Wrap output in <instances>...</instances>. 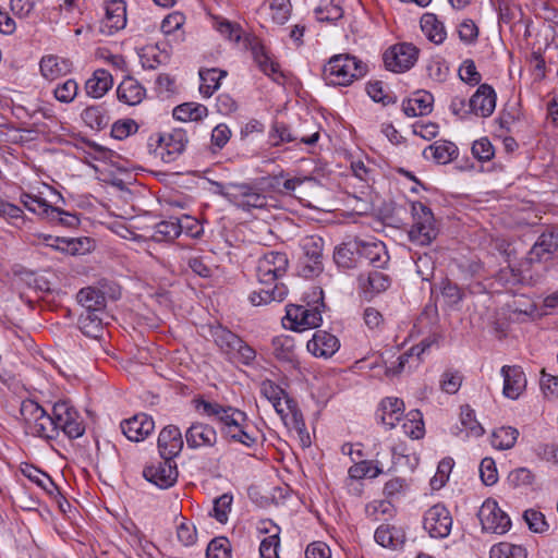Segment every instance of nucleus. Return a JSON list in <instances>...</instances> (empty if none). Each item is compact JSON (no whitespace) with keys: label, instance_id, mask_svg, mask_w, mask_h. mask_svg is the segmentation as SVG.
<instances>
[{"label":"nucleus","instance_id":"nucleus-44","mask_svg":"<svg viewBox=\"0 0 558 558\" xmlns=\"http://www.w3.org/2000/svg\"><path fill=\"white\" fill-rule=\"evenodd\" d=\"M287 292L288 291L284 284H275L272 290H265L264 288H259L250 294V301L255 306L268 304L272 301L280 302L284 299Z\"/></svg>","mask_w":558,"mask_h":558},{"label":"nucleus","instance_id":"nucleus-36","mask_svg":"<svg viewBox=\"0 0 558 558\" xmlns=\"http://www.w3.org/2000/svg\"><path fill=\"white\" fill-rule=\"evenodd\" d=\"M77 302L85 308V312H104L106 307V296L104 292L94 287H86L78 291Z\"/></svg>","mask_w":558,"mask_h":558},{"label":"nucleus","instance_id":"nucleus-10","mask_svg":"<svg viewBox=\"0 0 558 558\" xmlns=\"http://www.w3.org/2000/svg\"><path fill=\"white\" fill-rule=\"evenodd\" d=\"M288 268V257L282 252H268L258 259L256 276L260 284L271 286Z\"/></svg>","mask_w":558,"mask_h":558},{"label":"nucleus","instance_id":"nucleus-7","mask_svg":"<svg viewBox=\"0 0 558 558\" xmlns=\"http://www.w3.org/2000/svg\"><path fill=\"white\" fill-rule=\"evenodd\" d=\"M53 420L57 437L62 432L70 439H75L85 433L81 415L68 401H59L53 404Z\"/></svg>","mask_w":558,"mask_h":558},{"label":"nucleus","instance_id":"nucleus-55","mask_svg":"<svg viewBox=\"0 0 558 558\" xmlns=\"http://www.w3.org/2000/svg\"><path fill=\"white\" fill-rule=\"evenodd\" d=\"M440 294L446 304L450 307L457 306L464 298L463 290L449 279L441 281Z\"/></svg>","mask_w":558,"mask_h":558},{"label":"nucleus","instance_id":"nucleus-56","mask_svg":"<svg viewBox=\"0 0 558 558\" xmlns=\"http://www.w3.org/2000/svg\"><path fill=\"white\" fill-rule=\"evenodd\" d=\"M231 544L227 537L219 536L211 539L206 549V558H231Z\"/></svg>","mask_w":558,"mask_h":558},{"label":"nucleus","instance_id":"nucleus-59","mask_svg":"<svg viewBox=\"0 0 558 558\" xmlns=\"http://www.w3.org/2000/svg\"><path fill=\"white\" fill-rule=\"evenodd\" d=\"M272 529L275 532L260 542L259 554L262 558H279L278 549L280 546V529L277 525H272Z\"/></svg>","mask_w":558,"mask_h":558},{"label":"nucleus","instance_id":"nucleus-6","mask_svg":"<svg viewBox=\"0 0 558 558\" xmlns=\"http://www.w3.org/2000/svg\"><path fill=\"white\" fill-rule=\"evenodd\" d=\"M411 211L414 219L409 231L411 242L417 245L430 244L438 234L430 208L421 202H414L412 203Z\"/></svg>","mask_w":558,"mask_h":558},{"label":"nucleus","instance_id":"nucleus-61","mask_svg":"<svg viewBox=\"0 0 558 558\" xmlns=\"http://www.w3.org/2000/svg\"><path fill=\"white\" fill-rule=\"evenodd\" d=\"M225 433L233 441L241 442L246 447H252L256 442V438L247 432L246 422H241L236 425L232 424Z\"/></svg>","mask_w":558,"mask_h":558},{"label":"nucleus","instance_id":"nucleus-2","mask_svg":"<svg viewBox=\"0 0 558 558\" xmlns=\"http://www.w3.org/2000/svg\"><path fill=\"white\" fill-rule=\"evenodd\" d=\"M367 65L349 53L336 54L324 65V80L330 85L349 86L355 80L363 77Z\"/></svg>","mask_w":558,"mask_h":558},{"label":"nucleus","instance_id":"nucleus-64","mask_svg":"<svg viewBox=\"0 0 558 558\" xmlns=\"http://www.w3.org/2000/svg\"><path fill=\"white\" fill-rule=\"evenodd\" d=\"M269 9L271 11V19L277 24H284L291 12V4L289 0H268Z\"/></svg>","mask_w":558,"mask_h":558},{"label":"nucleus","instance_id":"nucleus-1","mask_svg":"<svg viewBox=\"0 0 558 558\" xmlns=\"http://www.w3.org/2000/svg\"><path fill=\"white\" fill-rule=\"evenodd\" d=\"M312 295L315 299L312 304L307 302L305 305L290 304L287 306L284 327L302 331L320 326L322 312L325 308L324 292L319 287H314Z\"/></svg>","mask_w":558,"mask_h":558},{"label":"nucleus","instance_id":"nucleus-22","mask_svg":"<svg viewBox=\"0 0 558 558\" xmlns=\"http://www.w3.org/2000/svg\"><path fill=\"white\" fill-rule=\"evenodd\" d=\"M357 255L376 268H383L389 260L386 245L381 241L355 240Z\"/></svg>","mask_w":558,"mask_h":558},{"label":"nucleus","instance_id":"nucleus-53","mask_svg":"<svg viewBox=\"0 0 558 558\" xmlns=\"http://www.w3.org/2000/svg\"><path fill=\"white\" fill-rule=\"evenodd\" d=\"M383 470L374 464L373 461L364 460L350 466L348 473L350 478L362 480L364 477L375 478L381 474Z\"/></svg>","mask_w":558,"mask_h":558},{"label":"nucleus","instance_id":"nucleus-25","mask_svg":"<svg viewBox=\"0 0 558 558\" xmlns=\"http://www.w3.org/2000/svg\"><path fill=\"white\" fill-rule=\"evenodd\" d=\"M390 286L391 278L380 270H373L359 277V287L367 300L387 291Z\"/></svg>","mask_w":558,"mask_h":558},{"label":"nucleus","instance_id":"nucleus-28","mask_svg":"<svg viewBox=\"0 0 558 558\" xmlns=\"http://www.w3.org/2000/svg\"><path fill=\"white\" fill-rule=\"evenodd\" d=\"M434 97L430 93L418 90L402 104V110L408 117H422L432 112Z\"/></svg>","mask_w":558,"mask_h":558},{"label":"nucleus","instance_id":"nucleus-33","mask_svg":"<svg viewBox=\"0 0 558 558\" xmlns=\"http://www.w3.org/2000/svg\"><path fill=\"white\" fill-rule=\"evenodd\" d=\"M259 390L262 396L272 404L276 412L283 416L286 411L284 401L290 399L286 390L270 379L263 380L259 385Z\"/></svg>","mask_w":558,"mask_h":558},{"label":"nucleus","instance_id":"nucleus-50","mask_svg":"<svg viewBox=\"0 0 558 558\" xmlns=\"http://www.w3.org/2000/svg\"><path fill=\"white\" fill-rule=\"evenodd\" d=\"M22 473L49 495H53L57 490V485L51 477L39 469L27 465L25 469H22Z\"/></svg>","mask_w":558,"mask_h":558},{"label":"nucleus","instance_id":"nucleus-58","mask_svg":"<svg viewBox=\"0 0 558 558\" xmlns=\"http://www.w3.org/2000/svg\"><path fill=\"white\" fill-rule=\"evenodd\" d=\"M284 408H286V411L283 413V416H281V418L284 421L286 425L291 430H294L298 427H302L305 425L303 414L298 409L296 403L292 399H286Z\"/></svg>","mask_w":558,"mask_h":558},{"label":"nucleus","instance_id":"nucleus-46","mask_svg":"<svg viewBox=\"0 0 558 558\" xmlns=\"http://www.w3.org/2000/svg\"><path fill=\"white\" fill-rule=\"evenodd\" d=\"M53 421V412L48 414L46 410H44L43 415L39 416L28 434L45 439H56L57 427Z\"/></svg>","mask_w":558,"mask_h":558},{"label":"nucleus","instance_id":"nucleus-30","mask_svg":"<svg viewBox=\"0 0 558 558\" xmlns=\"http://www.w3.org/2000/svg\"><path fill=\"white\" fill-rule=\"evenodd\" d=\"M252 54L258 68L275 82L280 83L283 74L280 71V65L267 52L264 45L255 43L252 46Z\"/></svg>","mask_w":558,"mask_h":558},{"label":"nucleus","instance_id":"nucleus-15","mask_svg":"<svg viewBox=\"0 0 558 558\" xmlns=\"http://www.w3.org/2000/svg\"><path fill=\"white\" fill-rule=\"evenodd\" d=\"M305 125H308L313 131L311 135H295L291 132L289 126L282 122H276L269 133V141L272 146H279L283 143H291L300 141L305 145H313L319 140V128L312 121L305 120Z\"/></svg>","mask_w":558,"mask_h":558},{"label":"nucleus","instance_id":"nucleus-54","mask_svg":"<svg viewBox=\"0 0 558 558\" xmlns=\"http://www.w3.org/2000/svg\"><path fill=\"white\" fill-rule=\"evenodd\" d=\"M461 425L465 429L468 435L480 437L484 434V428L477 422L475 412L470 405L461 407L460 412Z\"/></svg>","mask_w":558,"mask_h":558},{"label":"nucleus","instance_id":"nucleus-3","mask_svg":"<svg viewBox=\"0 0 558 558\" xmlns=\"http://www.w3.org/2000/svg\"><path fill=\"white\" fill-rule=\"evenodd\" d=\"M210 336L228 361L251 365L255 360L256 351L226 327L221 325L210 327Z\"/></svg>","mask_w":558,"mask_h":558},{"label":"nucleus","instance_id":"nucleus-12","mask_svg":"<svg viewBox=\"0 0 558 558\" xmlns=\"http://www.w3.org/2000/svg\"><path fill=\"white\" fill-rule=\"evenodd\" d=\"M450 511L440 504L432 506L424 514V530L434 538L447 537L452 529Z\"/></svg>","mask_w":558,"mask_h":558},{"label":"nucleus","instance_id":"nucleus-11","mask_svg":"<svg viewBox=\"0 0 558 558\" xmlns=\"http://www.w3.org/2000/svg\"><path fill=\"white\" fill-rule=\"evenodd\" d=\"M477 517L481 521L482 529L485 532L504 534L510 526L511 521L506 512H504L496 500L486 499L481 506Z\"/></svg>","mask_w":558,"mask_h":558},{"label":"nucleus","instance_id":"nucleus-40","mask_svg":"<svg viewBox=\"0 0 558 558\" xmlns=\"http://www.w3.org/2000/svg\"><path fill=\"white\" fill-rule=\"evenodd\" d=\"M227 75L226 71L218 69H201L199 70V93L209 98L219 88L220 81Z\"/></svg>","mask_w":558,"mask_h":558},{"label":"nucleus","instance_id":"nucleus-23","mask_svg":"<svg viewBox=\"0 0 558 558\" xmlns=\"http://www.w3.org/2000/svg\"><path fill=\"white\" fill-rule=\"evenodd\" d=\"M187 447L197 449L202 447H213L216 445L218 436L216 429L202 422L193 423L185 432Z\"/></svg>","mask_w":558,"mask_h":558},{"label":"nucleus","instance_id":"nucleus-32","mask_svg":"<svg viewBox=\"0 0 558 558\" xmlns=\"http://www.w3.org/2000/svg\"><path fill=\"white\" fill-rule=\"evenodd\" d=\"M113 84L112 75L105 69L96 70L85 83V92L89 97L101 98Z\"/></svg>","mask_w":558,"mask_h":558},{"label":"nucleus","instance_id":"nucleus-21","mask_svg":"<svg viewBox=\"0 0 558 558\" xmlns=\"http://www.w3.org/2000/svg\"><path fill=\"white\" fill-rule=\"evenodd\" d=\"M183 448L181 430L175 425H168L161 429L158 436V450L161 459L173 460Z\"/></svg>","mask_w":558,"mask_h":558},{"label":"nucleus","instance_id":"nucleus-18","mask_svg":"<svg viewBox=\"0 0 558 558\" xmlns=\"http://www.w3.org/2000/svg\"><path fill=\"white\" fill-rule=\"evenodd\" d=\"M123 435L131 441H142L148 437L154 428L155 422L151 416L145 413H138L131 418L124 420L120 424Z\"/></svg>","mask_w":558,"mask_h":558},{"label":"nucleus","instance_id":"nucleus-43","mask_svg":"<svg viewBox=\"0 0 558 558\" xmlns=\"http://www.w3.org/2000/svg\"><path fill=\"white\" fill-rule=\"evenodd\" d=\"M102 313L104 312L87 311L80 315L78 325L84 335L92 338H98L101 336L104 327L100 315Z\"/></svg>","mask_w":558,"mask_h":558},{"label":"nucleus","instance_id":"nucleus-16","mask_svg":"<svg viewBox=\"0 0 558 558\" xmlns=\"http://www.w3.org/2000/svg\"><path fill=\"white\" fill-rule=\"evenodd\" d=\"M197 410H202V412L207 416L216 417L220 423L223 424V429L226 430L232 424L236 425L241 422H246V414L238 409L232 407H225L217 402H209L206 400H197L196 404Z\"/></svg>","mask_w":558,"mask_h":558},{"label":"nucleus","instance_id":"nucleus-37","mask_svg":"<svg viewBox=\"0 0 558 558\" xmlns=\"http://www.w3.org/2000/svg\"><path fill=\"white\" fill-rule=\"evenodd\" d=\"M421 28L432 43L439 45L446 39L447 33L442 22L433 13H425L421 17Z\"/></svg>","mask_w":558,"mask_h":558},{"label":"nucleus","instance_id":"nucleus-13","mask_svg":"<svg viewBox=\"0 0 558 558\" xmlns=\"http://www.w3.org/2000/svg\"><path fill=\"white\" fill-rule=\"evenodd\" d=\"M323 248L324 240L316 235H310L303 239L302 250V269L304 277H313L323 270Z\"/></svg>","mask_w":558,"mask_h":558},{"label":"nucleus","instance_id":"nucleus-60","mask_svg":"<svg viewBox=\"0 0 558 558\" xmlns=\"http://www.w3.org/2000/svg\"><path fill=\"white\" fill-rule=\"evenodd\" d=\"M78 93V85L75 80L68 78L61 84H58L53 89L54 98L63 104L72 102Z\"/></svg>","mask_w":558,"mask_h":558},{"label":"nucleus","instance_id":"nucleus-51","mask_svg":"<svg viewBox=\"0 0 558 558\" xmlns=\"http://www.w3.org/2000/svg\"><path fill=\"white\" fill-rule=\"evenodd\" d=\"M403 433L412 438L420 439L424 436V423L420 411H411L402 423Z\"/></svg>","mask_w":558,"mask_h":558},{"label":"nucleus","instance_id":"nucleus-4","mask_svg":"<svg viewBox=\"0 0 558 558\" xmlns=\"http://www.w3.org/2000/svg\"><path fill=\"white\" fill-rule=\"evenodd\" d=\"M558 252V228L547 227L529 251L525 259L544 278Z\"/></svg>","mask_w":558,"mask_h":558},{"label":"nucleus","instance_id":"nucleus-8","mask_svg":"<svg viewBox=\"0 0 558 558\" xmlns=\"http://www.w3.org/2000/svg\"><path fill=\"white\" fill-rule=\"evenodd\" d=\"M496 280L510 291L520 284L535 286L543 280L532 265L524 258L518 267H506L498 271Z\"/></svg>","mask_w":558,"mask_h":558},{"label":"nucleus","instance_id":"nucleus-9","mask_svg":"<svg viewBox=\"0 0 558 558\" xmlns=\"http://www.w3.org/2000/svg\"><path fill=\"white\" fill-rule=\"evenodd\" d=\"M417 48L409 43H401L388 48L384 56L387 70L395 73H403L410 70L417 60Z\"/></svg>","mask_w":558,"mask_h":558},{"label":"nucleus","instance_id":"nucleus-5","mask_svg":"<svg viewBox=\"0 0 558 558\" xmlns=\"http://www.w3.org/2000/svg\"><path fill=\"white\" fill-rule=\"evenodd\" d=\"M221 195L245 211L263 209L268 204V198L262 190L251 183H228L222 187Z\"/></svg>","mask_w":558,"mask_h":558},{"label":"nucleus","instance_id":"nucleus-45","mask_svg":"<svg viewBox=\"0 0 558 558\" xmlns=\"http://www.w3.org/2000/svg\"><path fill=\"white\" fill-rule=\"evenodd\" d=\"M84 123L93 130H104L109 124V117L101 106H89L81 114Z\"/></svg>","mask_w":558,"mask_h":558},{"label":"nucleus","instance_id":"nucleus-27","mask_svg":"<svg viewBox=\"0 0 558 558\" xmlns=\"http://www.w3.org/2000/svg\"><path fill=\"white\" fill-rule=\"evenodd\" d=\"M40 74L48 81H56L72 71V62L69 59L54 54L44 56L39 62Z\"/></svg>","mask_w":558,"mask_h":558},{"label":"nucleus","instance_id":"nucleus-41","mask_svg":"<svg viewBox=\"0 0 558 558\" xmlns=\"http://www.w3.org/2000/svg\"><path fill=\"white\" fill-rule=\"evenodd\" d=\"M183 230L182 220L178 218H169L156 223L154 228L153 239L156 241H172L177 239Z\"/></svg>","mask_w":558,"mask_h":558},{"label":"nucleus","instance_id":"nucleus-63","mask_svg":"<svg viewBox=\"0 0 558 558\" xmlns=\"http://www.w3.org/2000/svg\"><path fill=\"white\" fill-rule=\"evenodd\" d=\"M232 501L233 497L230 494H223L214 500L213 515L218 522L226 523L228 521Z\"/></svg>","mask_w":558,"mask_h":558},{"label":"nucleus","instance_id":"nucleus-31","mask_svg":"<svg viewBox=\"0 0 558 558\" xmlns=\"http://www.w3.org/2000/svg\"><path fill=\"white\" fill-rule=\"evenodd\" d=\"M118 99L129 106H135L143 101L146 89L135 78L125 77L117 89Z\"/></svg>","mask_w":558,"mask_h":558},{"label":"nucleus","instance_id":"nucleus-38","mask_svg":"<svg viewBox=\"0 0 558 558\" xmlns=\"http://www.w3.org/2000/svg\"><path fill=\"white\" fill-rule=\"evenodd\" d=\"M374 538L383 547L397 548L404 543V533L390 524H383L375 531Z\"/></svg>","mask_w":558,"mask_h":558},{"label":"nucleus","instance_id":"nucleus-20","mask_svg":"<svg viewBox=\"0 0 558 558\" xmlns=\"http://www.w3.org/2000/svg\"><path fill=\"white\" fill-rule=\"evenodd\" d=\"M496 100L495 89L486 83L481 84L469 100L470 111L482 118L490 117L496 108Z\"/></svg>","mask_w":558,"mask_h":558},{"label":"nucleus","instance_id":"nucleus-62","mask_svg":"<svg viewBox=\"0 0 558 558\" xmlns=\"http://www.w3.org/2000/svg\"><path fill=\"white\" fill-rule=\"evenodd\" d=\"M459 77L470 86H476L482 81V75L477 71L476 65L472 59H466L459 68Z\"/></svg>","mask_w":558,"mask_h":558},{"label":"nucleus","instance_id":"nucleus-48","mask_svg":"<svg viewBox=\"0 0 558 558\" xmlns=\"http://www.w3.org/2000/svg\"><path fill=\"white\" fill-rule=\"evenodd\" d=\"M490 558H526V549L521 545L501 542L494 545L489 550Z\"/></svg>","mask_w":558,"mask_h":558},{"label":"nucleus","instance_id":"nucleus-52","mask_svg":"<svg viewBox=\"0 0 558 558\" xmlns=\"http://www.w3.org/2000/svg\"><path fill=\"white\" fill-rule=\"evenodd\" d=\"M44 410L45 409L34 400L26 399L22 401L20 413L25 423V429L27 433L34 426L39 416L43 415Z\"/></svg>","mask_w":558,"mask_h":558},{"label":"nucleus","instance_id":"nucleus-42","mask_svg":"<svg viewBox=\"0 0 558 558\" xmlns=\"http://www.w3.org/2000/svg\"><path fill=\"white\" fill-rule=\"evenodd\" d=\"M272 353L277 360L288 363L295 361V342L290 336H278L272 339Z\"/></svg>","mask_w":558,"mask_h":558},{"label":"nucleus","instance_id":"nucleus-19","mask_svg":"<svg viewBox=\"0 0 558 558\" xmlns=\"http://www.w3.org/2000/svg\"><path fill=\"white\" fill-rule=\"evenodd\" d=\"M126 25V7L122 0H111L105 7V16L101 20L100 32L112 35Z\"/></svg>","mask_w":558,"mask_h":558},{"label":"nucleus","instance_id":"nucleus-26","mask_svg":"<svg viewBox=\"0 0 558 558\" xmlns=\"http://www.w3.org/2000/svg\"><path fill=\"white\" fill-rule=\"evenodd\" d=\"M307 350L314 356L331 357L340 348L338 338L327 331L317 330L307 342Z\"/></svg>","mask_w":558,"mask_h":558},{"label":"nucleus","instance_id":"nucleus-39","mask_svg":"<svg viewBox=\"0 0 558 558\" xmlns=\"http://www.w3.org/2000/svg\"><path fill=\"white\" fill-rule=\"evenodd\" d=\"M173 118L179 121H202L208 116L205 105L197 102H184L173 109Z\"/></svg>","mask_w":558,"mask_h":558},{"label":"nucleus","instance_id":"nucleus-57","mask_svg":"<svg viewBox=\"0 0 558 558\" xmlns=\"http://www.w3.org/2000/svg\"><path fill=\"white\" fill-rule=\"evenodd\" d=\"M168 59V54L160 52L156 46H147L143 49L141 54V62L143 68L148 70H155L160 64L165 63Z\"/></svg>","mask_w":558,"mask_h":558},{"label":"nucleus","instance_id":"nucleus-17","mask_svg":"<svg viewBox=\"0 0 558 558\" xmlns=\"http://www.w3.org/2000/svg\"><path fill=\"white\" fill-rule=\"evenodd\" d=\"M187 134L182 129H174L169 134L160 136L158 154L163 162L174 161L186 148Z\"/></svg>","mask_w":558,"mask_h":558},{"label":"nucleus","instance_id":"nucleus-29","mask_svg":"<svg viewBox=\"0 0 558 558\" xmlns=\"http://www.w3.org/2000/svg\"><path fill=\"white\" fill-rule=\"evenodd\" d=\"M404 403L401 399L387 397L381 400L377 415L380 422L388 428H393L403 415Z\"/></svg>","mask_w":558,"mask_h":558},{"label":"nucleus","instance_id":"nucleus-34","mask_svg":"<svg viewBox=\"0 0 558 558\" xmlns=\"http://www.w3.org/2000/svg\"><path fill=\"white\" fill-rule=\"evenodd\" d=\"M425 158H433L437 163L446 165L458 156V147L449 141H436L423 153Z\"/></svg>","mask_w":558,"mask_h":558},{"label":"nucleus","instance_id":"nucleus-35","mask_svg":"<svg viewBox=\"0 0 558 558\" xmlns=\"http://www.w3.org/2000/svg\"><path fill=\"white\" fill-rule=\"evenodd\" d=\"M20 202L31 213L39 216L43 219H47L48 216L53 217L58 215L57 207L48 204V202L37 195L29 193H22Z\"/></svg>","mask_w":558,"mask_h":558},{"label":"nucleus","instance_id":"nucleus-14","mask_svg":"<svg viewBox=\"0 0 558 558\" xmlns=\"http://www.w3.org/2000/svg\"><path fill=\"white\" fill-rule=\"evenodd\" d=\"M144 477L159 488L173 486L178 480L177 464L171 459H162L143 470Z\"/></svg>","mask_w":558,"mask_h":558},{"label":"nucleus","instance_id":"nucleus-49","mask_svg":"<svg viewBox=\"0 0 558 558\" xmlns=\"http://www.w3.org/2000/svg\"><path fill=\"white\" fill-rule=\"evenodd\" d=\"M355 254H357V247L355 246L354 240L337 246L333 253V259L336 264L342 268H352L355 264Z\"/></svg>","mask_w":558,"mask_h":558},{"label":"nucleus","instance_id":"nucleus-24","mask_svg":"<svg viewBox=\"0 0 558 558\" xmlns=\"http://www.w3.org/2000/svg\"><path fill=\"white\" fill-rule=\"evenodd\" d=\"M501 375L504 377V396L512 400L518 399L526 387V377L522 368L505 365L501 368Z\"/></svg>","mask_w":558,"mask_h":558},{"label":"nucleus","instance_id":"nucleus-47","mask_svg":"<svg viewBox=\"0 0 558 558\" xmlns=\"http://www.w3.org/2000/svg\"><path fill=\"white\" fill-rule=\"evenodd\" d=\"M519 436L517 428L511 426H502L494 430L492 436V445L499 450H507L514 446Z\"/></svg>","mask_w":558,"mask_h":558}]
</instances>
